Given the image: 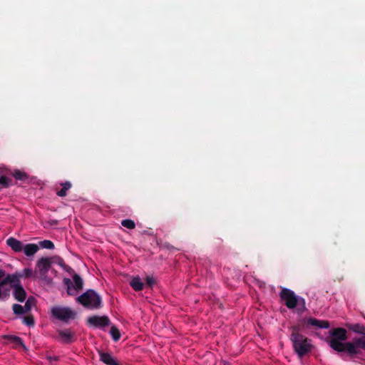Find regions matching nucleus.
<instances>
[{
    "label": "nucleus",
    "mask_w": 365,
    "mask_h": 365,
    "mask_svg": "<svg viewBox=\"0 0 365 365\" xmlns=\"http://www.w3.org/2000/svg\"><path fill=\"white\" fill-rule=\"evenodd\" d=\"M88 324L98 328H103L108 326L110 321L107 316H92L88 319Z\"/></svg>",
    "instance_id": "obj_9"
},
{
    "label": "nucleus",
    "mask_w": 365,
    "mask_h": 365,
    "mask_svg": "<svg viewBox=\"0 0 365 365\" xmlns=\"http://www.w3.org/2000/svg\"><path fill=\"white\" fill-rule=\"evenodd\" d=\"M346 327L355 333L365 335V327L360 324H346Z\"/></svg>",
    "instance_id": "obj_19"
},
{
    "label": "nucleus",
    "mask_w": 365,
    "mask_h": 365,
    "mask_svg": "<svg viewBox=\"0 0 365 365\" xmlns=\"http://www.w3.org/2000/svg\"><path fill=\"white\" fill-rule=\"evenodd\" d=\"M121 225L130 230L134 229L135 227V224L133 220L130 219L123 220L121 221Z\"/></svg>",
    "instance_id": "obj_26"
},
{
    "label": "nucleus",
    "mask_w": 365,
    "mask_h": 365,
    "mask_svg": "<svg viewBox=\"0 0 365 365\" xmlns=\"http://www.w3.org/2000/svg\"><path fill=\"white\" fill-rule=\"evenodd\" d=\"M23 323L29 327L34 326V319L32 315H27L23 318Z\"/></svg>",
    "instance_id": "obj_28"
},
{
    "label": "nucleus",
    "mask_w": 365,
    "mask_h": 365,
    "mask_svg": "<svg viewBox=\"0 0 365 365\" xmlns=\"http://www.w3.org/2000/svg\"><path fill=\"white\" fill-rule=\"evenodd\" d=\"M1 288H4V285L2 284V283L0 282V299H1L2 297Z\"/></svg>",
    "instance_id": "obj_34"
},
{
    "label": "nucleus",
    "mask_w": 365,
    "mask_h": 365,
    "mask_svg": "<svg viewBox=\"0 0 365 365\" xmlns=\"http://www.w3.org/2000/svg\"><path fill=\"white\" fill-rule=\"evenodd\" d=\"M58 337L62 343L71 344L76 341L75 334L69 329L58 331Z\"/></svg>",
    "instance_id": "obj_10"
},
{
    "label": "nucleus",
    "mask_w": 365,
    "mask_h": 365,
    "mask_svg": "<svg viewBox=\"0 0 365 365\" xmlns=\"http://www.w3.org/2000/svg\"><path fill=\"white\" fill-rule=\"evenodd\" d=\"M10 175H12L17 180L25 181L29 178V175L24 171L20 170H14L10 173Z\"/></svg>",
    "instance_id": "obj_18"
},
{
    "label": "nucleus",
    "mask_w": 365,
    "mask_h": 365,
    "mask_svg": "<svg viewBox=\"0 0 365 365\" xmlns=\"http://www.w3.org/2000/svg\"><path fill=\"white\" fill-rule=\"evenodd\" d=\"M76 302L89 309H98L102 307V298L93 289H88L76 299Z\"/></svg>",
    "instance_id": "obj_3"
},
{
    "label": "nucleus",
    "mask_w": 365,
    "mask_h": 365,
    "mask_svg": "<svg viewBox=\"0 0 365 365\" xmlns=\"http://www.w3.org/2000/svg\"><path fill=\"white\" fill-rule=\"evenodd\" d=\"M130 287L136 292L142 291L144 288V283L140 277H133L130 282Z\"/></svg>",
    "instance_id": "obj_16"
},
{
    "label": "nucleus",
    "mask_w": 365,
    "mask_h": 365,
    "mask_svg": "<svg viewBox=\"0 0 365 365\" xmlns=\"http://www.w3.org/2000/svg\"><path fill=\"white\" fill-rule=\"evenodd\" d=\"M331 339L329 346L334 351L339 353L344 361L354 360L359 358L361 349L365 350V339L356 338L352 341L343 342L347 337V331L344 328H335L329 331Z\"/></svg>",
    "instance_id": "obj_1"
},
{
    "label": "nucleus",
    "mask_w": 365,
    "mask_h": 365,
    "mask_svg": "<svg viewBox=\"0 0 365 365\" xmlns=\"http://www.w3.org/2000/svg\"><path fill=\"white\" fill-rule=\"evenodd\" d=\"M46 359L49 361V362L53 364V361H58L59 358L58 356H46Z\"/></svg>",
    "instance_id": "obj_31"
},
{
    "label": "nucleus",
    "mask_w": 365,
    "mask_h": 365,
    "mask_svg": "<svg viewBox=\"0 0 365 365\" xmlns=\"http://www.w3.org/2000/svg\"><path fill=\"white\" fill-rule=\"evenodd\" d=\"M0 185L4 188L10 187L11 185H12V179L1 175L0 177Z\"/></svg>",
    "instance_id": "obj_22"
},
{
    "label": "nucleus",
    "mask_w": 365,
    "mask_h": 365,
    "mask_svg": "<svg viewBox=\"0 0 365 365\" xmlns=\"http://www.w3.org/2000/svg\"><path fill=\"white\" fill-rule=\"evenodd\" d=\"M51 314L56 319L67 322L70 319H74L76 312L68 307H54L51 309Z\"/></svg>",
    "instance_id": "obj_8"
},
{
    "label": "nucleus",
    "mask_w": 365,
    "mask_h": 365,
    "mask_svg": "<svg viewBox=\"0 0 365 365\" xmlns=\"http://www.w3.org/2000/svg\"><path fill=\"white\" fill-rule=\"evenodd\" d=\"M110 334L115 341H118L120 339L119 329L115 326L111 327Z\"/></svg>",
    "instance_id": "obj_23"
},
{
    "label": "nucleus",
    "mask_w": 365,
    "mask_h": 365,
    "mask_svg": "<svg viewBox=\"0 0 365 365\" xmlns=\"http://www.w3.org/2000/svg\"><path fill=\"white\" fill-rule=\"evenodd\" d=\"M145 281L146 286L150 288H152L156 283V281L153 276H147Z\"/></svg>",
    "instance_id": "obj_29"
},
{
    "label": "nucleus",
    "mask_w": 365,
    "mask_h": 365,
    "mask_svg": "<svg viewBox=\"0 0 365 365\" xmlns=\"http://www.w3.org/2000/svg\"><path fill=\"white\" fill-rule=\"evenodd\" d=\"M11 289H12V287H11L10 286L8 287L7 285L4 286V288H1V292H2L1 300H6L7 299H9V297L10 296Z\"/></svg>",
    "instance_id": "obj_27"
},
{
    "label": "nucleus",
    "mask_w": 365,
    "mask_h": 365,
    "mask_svg": "<svg viewBox=\"0 0 365 365\" xmlns=\"http://www.w3.org/2000/svg\"><path fill=\"white\" fill-rule=\"evenodd\" d=\"M73 282L68 278H64L63 282L66 286V292L69 296H76L83 288V280L76 273L73 274Z\"/></svg>",
    "instance_id": "obj_7"
},
{
    "label": "nucleus",
    "mask_w": 365,
    "mask_h": 365,
    "mask_svg": "<svg viewBox=\"0 0 365 365\" xmlns=\"http://www.w3.org/2000/svg\"><path fill=\"white\" fill-rule=\"evenodd\" d=\"M292 332L290 335V341L292 348L299 359H302L312 351L313 348L311 340L300 333L299 326L292 327Z\"/></svg>",
    "instance_id": "obj_2"
},
{
    "label": "nucleus",
    "mask_w": 365,
    "mask_h": 365,
    "mask_svg": "<svg viewBox=\"0 0 365 365\" xmlns=\"http://www.w3.org/2000/svg\"><path fill=\"white\" fill-rule=\"evenodd\" d=\"M24 307L19 304H14L12 305V310L16 315H22L26 314Z\"/></svg>",
    "instance_id": "obj_24"
},
{
    "label": "nucleus",
    "mask_w": 365,
    "mask_h": 365,
    "mask_svg": "<svg viewBox=\"0 0 365 365\" xmlns=\"http://www.w3.org/2000/svg\"><path fill=\"white\" fill-rule=\"evenodd\" d=\"M52 264V260L50 257H41L36 264L37 270V278L45 282L46 284H51L52 279L48 277V273Z\"/></svg>",
    "instance_id": "obj_6"
},
{
    "label": "nucleus",
    "mask_w": 365,
    "mask_h": 365,
    "mask_svg": "<svg viewBox=\"0 0 365 365\" xmlns=\"http://www.w3.org/2000/svg\"><path fill=\"white\" fill-rule=\"evenodd\" d=\"M19 278H33L36 279L37 278V272H34L30 268H24L21 272H17Z\"/></svg>",
    "instance_id": "obj_17"
},
{
    "label": "nucleus",
    "mask_w": 365,
    "mask_h": 365,
    "mask_svg": "<svg viewBox=\"0 0 365 365\" xmlns=\"http://www.w3.org/2000/svg\"><path fill=\"white\" fill-rule=\"evenodd\" d=\"M100 360L107 365H121L120 364L115 358L108 352H103V351H98Z\"/></svg>",
    "instance_id": "obj_13"
},
{
    "label": "nucleus",
    "mask_w": 365,
    "mask_h": 365,
    "mask_svg": "<svg viewBox=\"0 0 365 365\" xmlns=\"http://www.w3.org/2000/svg\"><path fill=\"white\" fill-rule=\"evenodd\" d=\"M63 269L67 273L71 274H74V270L73 269V268L70 266H68V264H66L63 268Z\"/></svg>",
    "instance_id": "obj_30"
},
{
    "label": "nucleus",
    "mask_w": 365,
    "mask_h": 365,
    "mask_svg": "<svg viewBox=\"0 0 365 365\" xmlns=\"http://www.w3.org/2000/svg\"><path fill=\"white\" fill-rule=\"evenodd\" d=\"M35 303H36V299L34 297H29L27 299V300L24 306V309H25L26 313L31 311V308L35 305Z\"/></svg>",
    "instance_id": "obj_21"
},
{
    "label": "nucleus",
    "mask_w": 365,
    "mask_h": 365,
    "mask_svg": "<svg viewBox=\"0 0 365 365\" xmlns=\"http://www.w3.org/2000/svg\"><path fill=\"white\" fill-rule=\"evenodd\" d=\"M4 339H6L9 343L13 344L16 348H17L19 346H21L24 348V349H26V347L23 343L22 339L17 336L6 335L4 336Z\"/></svg>",
    "instance_id": "obj_15"
},
{
    "label": "nucleus",
    "mask_w": 365,
    "mask_h": 365,
    "mask_svg": "<svg viewBox=\"0 0 365 365\" xmlns=\"http://www.w3.org/2000/svg\"><path fill=\"white\" fill-rule=\"evenodd\" d=\"M4 286H6L9 283L10 284V287L14 288V286L17 284H21L19 278L18 277L17 272L14 274H7L3 280L0 282Z\"/></svg>",
    "instance_id": "obj_14"
},
{
    "label": "nucleus",
    "mask_w": 365,
    "mask_h": 365,
    "mask_svg": "<svg viewBox=\"0 0 365 365\" xmlns=\"http://www.w3.org/2000/svg\"><path fill=\"white\" fill-rule=\"evenodd\" d=\"M62 188L57 192V195L59 197H65L67 195V190L71 187V183L68 181L61 183Z\"/></svg>",
    "instance_id": "obj_20"
},
{
    "label": "nucleus",
    "mask_w": 365,
    "mask_h": 365,
    "mask_svg": "<svg viewBox=\"0 0 365 365\" xmlns=\"http://www.w3.org/2000/svg\"><path fill=\"white\" fill-rule=\"evenodd\" d=\"M39 245L42 248L45 249L52 250L54 248L53 242L48 240L41 241Z\"/></svg>",
    "instance_id": "obj_25"
},
{
    "label": "nucleus",
    "mask_w": 365,
    "mask_h": 365,
    "mask_svg": "<svg viewBox=\"0 0 365 365\" xmlns=\"http://www.w3.org/2000/svg\"><path fill=\"white\" fill-rule=\"evenodd\" d=\"M281 299L284 301V304L289 309H294L298 303H301L302 308L299 311L303 312L305 309V301L303 298H298L294 292L287 288H283L279 294Z\"/></svg>",
    "instance_id": "obj_5"
},
{
    "label": "nucleus",
    "mask_w": 365,
    "mask_h": 365,
    "mask_svg": "<svg viewBox=\"0 0 365 365\" xmlns=\"http://www.w3.org/2000/svg\"><path fill=\"white\" fill-rule=\"evenodd\" d=\"M6 245L11 247L14 252H23L28 257H34L39 250V246L34 243L24 244L23 242L11 237L6 240Z\"/></svg>",
    "instance_id": "obj_4"
},
{
    "label": "nucleus",
    "mask_w": 365,
    "mask_h": 365,
    "mask_svg": "<svg viewBox=\"0 0 365 365\" xmlns=\"http://www.w3.org/2000/svg\"><path fill=\"white\" fill-rule=\"evenodd\" d=\"M4 276H5V271H4L3 269H0V279L4 277Z\"/></svg>",
    "instance_id": "obj_33"
},
{
    "label": "nucleus",
    "mask_w": 365,
    "mask_h": 365,
    "mask_svg": "<svg viewBox=\"0 0 365 365\" xmlns=\"http://www.w3.org/2000/svg\"><path fill=\"white\" fill-rule=\"evenodd\" d=\"M57 264L62 268H63L66 265L65 261L61 257H59L58 259Z\"/></svg>",
    "instance_id": "obj_32"
},
{
    "label": "nucleus",
    "mask_w": 365,
    "mask_h": 365,
    "mask_svg": "<svg viewBox=\"0 0 365 365\" xmlns=\"http://www.w3.org/2000/svg\"><path fill=\"white\" fill-rule=\"evenodd\" d=\"M13 295L15 299L19 302H23L26 298V292L21 284L14 286Z\"/></svg>",
    "instance_id": "obj_12"
},
{
    "label": "nucleus",
    "mask_w": 365,
    "mask_h": 365,
    "mask_svg": "<svg viewBox=\"0 0 365 365\" xmlns=\"http://www.w3.org/2000/svg\"><path fill=\"white\" fill-rule=\"evenodd\" d=\"M307 326L316 327L321 329H328L329 322L327 320H319L316 318L309 317L305 321Z\"/></svg>",
    "instance_id": "obj_11"
}]
</instances>
